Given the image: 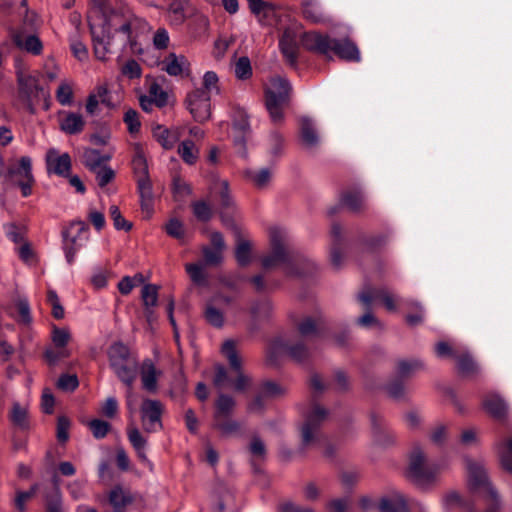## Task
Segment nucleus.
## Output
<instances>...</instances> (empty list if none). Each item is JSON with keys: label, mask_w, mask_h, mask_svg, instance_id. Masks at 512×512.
Instances as JSON below:
<instances>
[{"label": "nucleus", "mask_w": 512, "mask_h": 512, "mask_svg": "<svg viewBox=\"0 0 512 512\" xmlns=\"http://www.w3.org/2000/svg\"><path fill=\"white\" fill-rule=\"evenodd\" d=\"M88 23L95 57L101 61H105L116 48L129 46L135 50L139 37L152 29L127 5L109 9L106 0H91Z\"/></svg>", "instance_id": "1"}, {"label": "nucleus", "mask_w": 512, "mask_h": 512, "mask_svg": "<svg viewBox=\"0 0 512 512\" xmlns=\"http://www.w3.org/2000/svg\"><path fill=\"white\" fill-rule=\"evenodd\" d=\"M271 251L262 260L265 269L282 266L288 277H300L311 273L314 264L302 257L296 256L288 245L289 236L285 229L273 226L269 229Z\"/></svg>", "instance_id": "2"}, {"label": "nucleus", "mask_w": 512, "mask_h": 512, "mask_svg": "<svg viewBox=\"0 0 512 512\" xmlns=\"http://www.w3.org/2000/svg\"><path fill=\"white\" fill-rule=\"evenodd\" d=\"M301 42L306 49L327 57L334 53L346 61L358 62L361 59L357 45L347 38L334 39L317 32H306L302 35Z\"/></svg>", "instance_id": "3"}, {"label": "nucleus", "mask_w": 512, "mask_h": 512, "mask_svg": "<svg viewBox=\"0 0 512 512\" xmlns=\"http://www.w3.org/2000/svg\"><path fill=\"white\" fill-rule=\"evenodd\" d=\"M291 85L281 76H272L264 86V104L273 124L279 125L285 119V110L290 102Z\"/></svg>", "instance_id": "4"}, {"label": "nucleus", "mask_w": 512, "mask_h": 512, "mask_svg": "<svg viewBox=\"0 0 512 512\" xmlns=\"http://www.w3.org/2000/svg\"><path fill=\"white\" fill-rule=\"evenodd\" d=\"M18 99L30 112L35 113L38 106L50 108V93L42 88L38 79L32 75L18 72Z\"/></svg>", "instance_id": "5"}, {"label": "nucleus", "mask_w": 512, "mask_h": 512, "mask_svg": "<svg viewBox=\"0 0 512 512\" xmlns=\"http://www.w3.org/2000/svg\"><path fill=\"white\" fill-rule=\"evenodd\" d=\"M465 463L470 488L487 497L491 502L487 512H500L497 492L488 481L483 463L470 458L465 459Z\"/></svg>", "instance_id": "6"}, {"label": "nucleus", "mask_w": 512, "mask_h": 512, "mask_svg": "<svg viewBox=\"0 0 512 512\" xmlns=\"http://www.w3.org/2000/svg\"><path fill=\"white\" fill-rule=\"evenodd\" d=\"M408 476L419 487L426 489L436 480L437 470L426 462L420 446L413 447L409 457Z\"/></svg>", "instance_id": "7"}, {"label": "nucleus", "mask_w": 512, "mask_h": 512, "mask_svg": "<svg viewBox=\"0 0 512 512\" xmlns=\"http://www.w3.org/2000/svg\"><path fill=\"white\" fill-rule=\"evenodd\" d=\"M66 260L73 263L76 253L88 240V227L83 221H73L62 232Z\"/></svg>", "instance_id": "8"}, {"label": "nucleus", "mask_w": 512, "mask_h": 512, "mask_svg": "<svg viewBox=\"0 0 512 512\" xmlns=\"http://www.w3.org/2000/svg\"><path fill=\"white\" fill-rule=\"evenodd\" d=\"M307 355L308 351L302 343H290L284 339H277L271 343L267 352V359L271 364L276 365L285 356L295 361H302Z\"/></svg>", "instance_id": "9"}, {"label": "nucleus", "mask_w": 512, "mask_h": 512, "mask_svg": "<svg viewBox=\"0 0 512 512\" xmlns=\"http://www.w3.org/2000/svg\"><path fill=\"white\" fill-rule=\"evenodd\" d=\"M233 307V299L221 293L214 295L205 305L204 318L215 328L225 325V311Z\"/></svg>", "instance_id": "10"}, {"label": "nucleus", "mask_w": 512, "mask_h": 512, "mask_svg": "<svg viewBox=\"0 0 512 512\" xmlns=\"http://www.w3.org/2000/svg\"><path fill=\"white\" fill-rule=\"evenodd\" d=\"M164 405L159 400L144 399L140 406L143 430L153 433L162 429V414Z\"/></svg>", "instance_id": "11"}, {"label": "nucleus", "mask_w": 512, "mask_h": 512, "mask_svg": "<svg viewBox=\"0 0 512 512\" xmlns=\"http://www.w3.org/2000/svg\"><path fill=\"white\" fill-rule=\"evenodd\" d=\"M211 96L201 89H194L186 97V107L196 122L204 123L211 117Z\"/></svg>", "instance_id": "12"}, {"label": "nucleus", "mask_w": 512, "mask_h": 512, "mask_svg": "<svg viewBox=\"0 0 512 512\" xmlns=\"http://www.w3.org/2000/svg\"><path fill=\"white\" fill-rule=\"evenodd\" d=\"M8 176L12 179L14 184L20 187L23 197H28L32 194L34 177L32 175V163L30 157H21L19 166L10 168L8 170Z\"/></svg>", "instance_id": "13"}, {"label": "nucleus", "mask_w": 512, "mask_h": 512, "mask_svg": "<svg viewBox=\"0 0 512 512\" xmlns=\"http://www.w3.org/2000/svg\"><path fill=\"white\" fill-rule=\"evenodd\" d=\"M326 417L327 411L323 407L318 404L312 405L305 415V422L301 429L303 445L308 446L316 440L319 425Z\"/></svg>", "instance_id": "14"}, {"label": "nucleus", "mask_w": 512, "mask_h": 512, "mask_svg": "<svg viewBox=\"0 0 512 512\" xmlns=\"http://www.w3.org/2000/svg\"><path fill=\"white\" fill-rule=\"evenodd\" d=\"M222 353L227 358L231 369L237 373V378L234 381V389L236 391H244L250 385V378L241 372L242 361L239 357L236 345L233 340H227L222 345Z\"/></svg>", "instance_id": "15"}, {"label": "nucleus", "mask_w": 512, "mask_h": 512, "mask_svg": "<svg viewBox=\"0 0 512 512\" xmlns=\"http://www.w3.org/2000/svg\"><path fill=\"white\" fill-rule=\"evenodd\" d=\"M137 500H140L137 493L121 485L114 486L108 493V501L113 512H126Z\"/></svg>", "instance_id": "16"}, {"label": "nucleus", "mask_w": 512, "mask_h": 512, "mask_svg": "<svg viewBox=\"0 0 512 512\" xmlns=\"http://www.w3.org/2000/svg\"><path fill=\"white\" fill-rule=\"evenodd\" d=\"M127 437L132 445L133 449L136 452V455L140 462L146 466L150 471H153L154 465L153 463L148 459L146 451L148 447V439L145 437L140 430L134 426L129 425L127 427Z\"/></svg>", "instance_id": "17"}, {"label": "nucleus", "mask_w": 512, "mask_h": 512, "mask_svg": "<svg viewBox=\"0 0 512 512\" xmlns=\"http://www.w3.org/2000/svg\"><path fill=\"white\" fill-rule=\"evenodd\" d=\"M48 172L59 176H67L71 169V158L69 154H60L56 149H49L46 154Z\"/></svg>", "instance_id": "18"}, {"label": "nucleus", "mask_w": 512, "mask_h": 512, "mask_svg": "<svg viewBox=\"0 0 512 512\" xmlns=\"http://www.w3.org/2000/svg\"><path fill=\"white\" fill-rule=\"evenodd\" d=\"M162 70L170 76L188 75L190 71V63L183 55L169 53L161 63Z\"/></svg>", "instance_id": "19"}, {"label": "nucleus", "mask_w": 512, "mask_h": 512, "mask_svg": "<svg viewBox=\"0 0 512 512\" xmlns=\"http://www.w3.org/2000/svg\"><path fill=\"white\" fill-rule=\"evenodd\" d=\"M153 136L164 149L171 150L180 140L182 136V128L172 127L168 129L164 126L158 125L153 129Z\"/></svg>", "instance_id": "20"}, {"label": "nucleus", "mask_w": 512, "mask_h": 512, "mask_svg": "<svg viewBox=\"0 0 512 512\" xmlns=\"http://www.w3.org/2000/svg\"><path fill=\"white\" fill-rule=\"evenodd\" d=\"M140 375L143 388L150 393H155L158 389L157 382L162 376V371L151 360H146L142 364Z\"/></svg>", "instance_id": "21"}, {"label": "nucleus", "mask_w": 512, "mask_h": 512, "mask_svg": "<svg viewBox=\"0 0 512 512\" xmlns=\"http://www.w3.org/2000/svg\"><path fill=\"white\" fill-rule=\"evenodd\" d=\"M297 40L298 36L296 32L291 28H287L283 32L279 41L281 52L283 53L286 60L292 65L295 64L297 60Z\"/></svg>", "instance_id": "22"}, {"label": "nucleus", "mask_w": 512, "mask_h": 512, "mask_svg": "<svg viewBox=\"0 0 512 512\" xmlns=\"http://www.w3.org/2000/svg\"><path fill=\"white\" fill-rule=\"evenodd\" d=\"M379 512H408L407 501L398 491L382 497L378 504Z\"/></svg>", "instance_id": "23"}, {"label": "nucleus", "mask_w": 512, "mask_h": 512, "mask_svg": "<svg viewBox=\"0 0 512 512\" xmlns=\"http://www.w3.org/2000/svg\"><path fill=\"white\" fill-rule=\"evenodd\" d=\"M60 129L66 134H78L83 131L85 120L80 113L62 112L59 121Z\"/></svg>", "instance_id": "24"}, {"label": "nucleus", "mask_w": 512, "mask_h": 512, "mask_svg": "<svg viewBox=\"0 0 512 512\" xmlns=\"http://www.w3.org/2000/svg\"><path fill=\"white\" fill-rule=\"evenodd\" d=\"M376 299H380L388 311L394 312L397 310L395 297L386 290L363 291L359 294V300L367 307Z\"/></svg>", "instance_id": "25"}, {"label": "nucleus", "mask_w": 512, "mask_h": 512, "mask_svg": "<svg viewBox=\"0 0 512 512\" xmlns=\"http://www.w3.org/2000/svg\"><path fill=\"white\" fill-rule=\"evenodd\" d=\"M300 137L302 144L308 149L315 148L320 142L314 123L308 117L300 119Z\"/></svg>", "instance_id": "26"}, {"label": "nucleus", "mask_w": 512, "mask_h": 512, "mask_svg": "<svg viewBox=\"0 0 512 512\" xmlns=\"http://www.w3.org/2000/svg\"><path fill=\"white\" fill-rule=\"evenodd\" d=\"M302 11L304 17L313 23H325L330 19L318 0H303Z\"/></svg>", "instance_id": "27"}, {"label": "nucleus", "mask_w": 512, "mask_h": 512, "mask_svg": "<svg viewBox=\"0 0 512 512\" xmlns=\"http://www.w3.org/2000/svg\"><path fill=\"white\" fill-rule=\"evenodd\" d=\"M245 178L257 189H265L273 178L272 168H261L258 170L248 169L244 171Z\"/></svg>", "instance_id": "28"}, {"label": "nucleus", "mask_w": 512, "mask_h": 512, "mask_svg": "<svg viewBox=\"0 0 512 512\" xmlns=\"http://www.w3.org/2000/svg\"><path fill=\"white\" fill-rule=\"evenodd\" d=\"M484 409L494 418L502 419L507 415L508 406L498 394H489L483 400Z\"/></svg>", "instance_id": "29"}, {"label": "nucleus", "mask_w": 512, "mask_h": 512, "mask_svg": "<svg viewBox=\"0 0 512 512\" xmlns=\"http://www.w3.org/2000/svg\"><path fill=\"white\" fill-rule=\"evenodd\" d=\"M118 378L128 386H131L136 378L137 364L131 359L124 362H116L111 365Z\"/></svg>", "instance_id": "30"}, {"label": "nucleus", "mask_w": 512, "mask_h": 512, "mask_svg": "<svg viewBox=\"0 0 512 512\" xmlns=\"http://www.w3.org/2000/svg\"><path fill=\"white\" fill-rule=\"evenodd\" d=\"M141 298L145 306V315L149 323L154 319L152 308L156 306L158 301V287L152 284H146L141 291Z\"/></svg>", "instance_id": "31"}, {"label": "nucleus", "mask_w": 512, "mask_h": 512, "mask_svg": "<svg viewBox=\"0 0 512 512\" xmlns=\"http://www.w3.org/2000/svg\"><path fill=\"white\" fill-rule=\"evenodd\" d=\"M285 388L273 381H266L261 388V394L250 404V410L259 411L262 409V396L276 397L284 394Z\"/></svg>", "instance_id": "32"}, {"label": "nucleus", "mask_w": 512, "mask_h": 512, "mask_svg": "<svg viewBox=\"0 0 512 512\" xmlns=\"http://www.w3.org/2000/svg\"><path fill=\"white\" fill-rule=\"evenodd\" d=\"M177 153L184 163L194 165L199 159L200 149L193 140L185 139L179 143Z\"/></svg>", "instance_id": "33"}, {"label": "nucleus", "mask_w": 512, "mask_h": 512, "mask_svg": "<svg viewBox=\"0 0 512 512\" xmlns=\"http://www.w3.org/2000/svg\"><path fill=\"white\" fill-rule=\"evenodd\" d=\"M15 44L20 48L32 54L38 55L42 51V43L35 35L17 33L13 37Z\"/></svg>", "instance_id": "34"}, {"label": "nucleus", "mask_w": 512, "mask_h": 512, "mask_svg": "<svg viewBox=\"0 0 512 512\" xmlns=\"http://www.w3.org/2000/svg\"><path fill=\"white\" fill-rule=\"evenodd\" d=\"M441 503L443 509L447 512L468 508L466 500L454 490L445 493L442 497Z\"/></svg>", "instance_id": "35"}, {"label": "nucleus", "mask_w": 512, "mask_h": 512, "mask_svg": "<svg viewBox=\"0 0 512 512\" xmlns=\"http://www.w3.org/2000/svg\"><path fill=\"white\" fill-rule=\"evenodd\" d=\"M9 418L14 426L25 430L29 427L28 407L18 402L13 403Z\"/></svg>", "instance_id": "36"}, {"label": "nucleus", "mask_w": 512, "mask_h": 512, "mask_svg": "<svg viewBox=\"0 0 512 512\" xmlns=\"http://www.w3.org/2000/svg\"><path fill=\"white\" fill-rule=\"evenodd\" d=\"M111 158L110 154L101 155L99 151L95 149H87L84 151L83 159L85 165L92 171H96L100 167H103L104 162L109 161Z\"/></svg>", "instance_id": "37"}, {"label": "nucleus", "mask_w": 512, "mask_h": 512, "mask_svg": "<svg viewBox=\"0 0 512 512\" xmlns=\"http://www.w3.org/2000/svg\"><path fill=\"white\" fill-rule=\"evenodd\" d=\"M331 233L334 238V244L330 250V259L334 266L339 267L342 263V257H343L342 250L340 248V244L338 243V241L340 240L341 233H342V229H341L340 225L334 224L332 226Z\"/></svg>", "instance_id": "38"}, {"label": "nucleus", "mask_w": 512, "mask_h": 512, "mask_svg": "<svg viewBox=\"0 0 512 512\" xmlns=\"http://www.w3.org/2000/svg\"><path fill=\"white\" fill-rule=\"evenodd\" d=\"M235 406V401L232 397L220 394L216 401V411L214 414V420L228 416Z\"/></svg>", "instance_id": "39"}, {"label": "nucleus", "mask_w": 512, "mask_h": 512, "mask_svg": "<svg viewBox=\"0 0 512 512\" xmlns=\"http://www.w3.org/2000/svg\"><path fill=\"white\" fill-rule=\"evenodd\" d=\"M342 203L352 211H359L364 207L365 197L360 190L349 191L344 194Z\"/></svg>", "instance_id": "40"}, {"label": "nucleus", "mask_w": 512, "mask_h": 512, "mask_svg": "<svg viewBox=\"0 0 512 512\" xmlns=\"http://www.w3.org/2000/svg\"><path fill=\"white\" fill-rule=\"evenodd\" d=\"M498 454L502 467L512 473V437L498 445Z\"/></svg>", "instance_id": "41"}, {"label": "nucleus", "mask_w": 512, "mask_h": 512, "mask_svg": "<svg viewBox=\"0 0 512 512\" xmlns=\"http://www.w3.org/2000/svg\"><path fill=\"white\" fill-rule=\"evenodd\" d=\"M457 368L463 375L469 376L478 372V366L469 353H462L456 357Z\"/></svg>", "instance_id": "42"}, {"label": "nucleus", "mask_w": 512, "mask_h": 512, "mask_svg": "<svg viewBox=\"0 0 512 512\" xmlns=\"http://www.w3.org/2000/svg\"><path fill=\"white\" fill-rule=\"evenodd\" d=\"M55 94H56L57 101L61 105L68 106V105L72 104L73 88H72V84L69 81H67V80L61 81Z\"/></svg>", "instance_id": "43"}, {"label": "nucleus", "mask_w": 512, "mask_h": 512, "mask_svg": "<svg viewBox=\"0 0 512 512\" xmlns=\"http://www.w3.org/2000/svg\"><path fill=\"white\" fill-rule=\"evenodd\" d=\"M132 165L137 179L148 176L147 161L143 151L139 147L136 148L135 155L132 160Z\"/></svg>", "instance_id": "44"}, {"label": "nucleus", "mask_w": 512, "mask_h": 512, "mask_svg": "<svg viewBox=\"0 0 512 512\" xmlns=\"http://www.w3.org/2000/svg\"><path fill=\"white\" fill-rule=\"evenodd\" d=\"M202 85L203 87L200 89L203 92H206V95L211 96L212 94L219 93V78L213 71H207L203 75Z\"/></svg>", "instance_id": "45"}, {"label": "nucleus", "mask_w": 512, "mask_h": 512, "mask_svg": "<svg viewBox=\"0 0 512 512\" xmlns=\"http://www.w3.org/2000/svg\"><path fill=\"white\" fill-rule=\"evenodd\" d=\"M422 368L423 364L419 360H403L398 362L396 372L400 377H408Z\"/></svg>", "instance_id": "46"}, {"label": "nucleus", "mask_w": 512, "mask_h": 512, "mask_svg": "<svg viewBox=\"0 0 512 512\" xmlns=\"http://www.w3.org/2000/svg\"><path fill=\"white\" fill-rule=\"evenodd\" d=\"M165 231L169 236L179 241H184L185 239L186 231L183 223L178 218L169 219L165 225Z\"/></svg>", "instance_id": "47"}, {"label": "nucleus", "mask_w": 512, "mask_h": 512, "mask_svg": "<svg viewBox=\"0 0 512 512\" xmlns=\"http://www.w3.org/2000/svg\"><path fill=\"white\" fill-rule=\"evenodd\" d=\"M109 359L110 365L115 364L116 362L131 360L128 348L122 343H115L110 347Z\"/></svg>", "instance_id": "48"}, {"label": "nucleus", "mask_w": 512, "mask_h": 512, "mask_svg": "<svg viewBox=\"0 0 512 512\" xmlns=\"http://www.w3.org/2000/svg\"><path fill=\"white\" fill-rule=\"evenodd\" d=\"M235 76L240 80H246L252 75V67L248 57H240L234 67Z\"/></svg>", "instance_id": "49"}, {"label": "nucleus", "mask_w": 512, "mask_h": 512, "mask_svg": "<svg viewBox=\"0 0 512 512\" xmlns=\"http://www.w3.org/2000/svg\"><path fill=\"white\" fill-rule=\"evenodd\" d=\"M267 147L272 156L280 155L284 148V139L282 135L277 131L271 132L267 139Z\"/></svg>", "instance_id": "50"}, {"label": "nucleus", "mask_w": 512, "mask_h": 512, "mask_svg": "<svg viewBox=\"0 0 512 512\" xmlns=\"http://www.w3.org/2000/svg\"><path fill=\"white\" fill-rule=\"evenodd\" d=\"M46 512H65L61 492L56 486L54 492L46 497Z\"/></svg>", "instance_id": "51"}, {"label": "nucleus", "mask_w": 512, "mask_h": 512, "mask_svg": "<svg viewBox=\"0 0 512 512\" xmlns=\"http://www.w3.org/2000/svg\"><path fill=\"white\" fill-rule=\"evenodd\" d=\"M86 482L84 480H73L66 485L69 495L73 500H81L87 497Z\"/></svg>", "instance_id": "52"}, {"label": "nucleus", "mask_w": 512, "mask_h": 512, "mask_svg": "<svg viewBox=\"0 0 512 512\" xmlns=\"http://www.w3.org/2000/svg\"><path fill=\"white\" fill-rule=\"evenodd\" d=\"M110 217L113 221L114 227L117 230H125L129 231L132 228V224L125 220V218L122 216L118 206L112 205L109 208Z\"/></svg>", "instance_id": "53"}, {"label": "nucleus", "mask_w": 512, "mask_h": 512, "mask_svg": "<svg viewBox=\"0 0 512 512\" xmlns=\"http://www.w3.org/2000/svg\"><path fill=\"white\" fill-rule=\"evenodd\" d=\"M70 47L73 55L79 61H85L88 58V50L86 45L79 39L78 35L70 37Z\"/></svg>", "instance_id": "54"}, {"label": "nucleus", "mask_w": 512, "mask_h": 512, "mask_svg": "<svg viewBox=\"0 0 512 512\" xmlns=\"http://www.w3.org/2000/svg\"><path fill=\"white\" fill-rule=\"evenodd\" d=\"M121 74L129 79L140 78L142 68L136 60L130 59L121 67Z\"/></svg>", "instance_id": "55"}, {"label": "nucleus", "mask_w": 512, "mask_h": 512, "mask_svg": "<svg viewBox=\"0 0 512 512\" xmlns=\"http://www.w3.org/2000/svg\"><path fill=\"white\" fill-rule=\"evenodd\" d=\"M298 329L302 336H310L321 329V322L308 317L299 324Z\"/></svg>", "instance_id": "56"}, {"label": "nucleus", "mask_w": 512, "mask_h": 512, "mask_svg": "<svg viewBox=\"0 0 512 512\" xmlns=\"http://www.w3.org/2000/svg\"><path fill=\"white\" fill-rule=\"evenodd\" d=\"M155 102V106L163 107L167 103V93L161 88L160 85L153 83L149 87L148 94Z\"/></svg>", "instance_id": "57"}, {"label": "nucleus", "mask_w": 512, "mask_h": 512, "mask_svg": "<svg viewBox=\"0 0 512 512\" xmlns=\"http://www.w3.org/2000/svg\"><path fill=\"white\" fill-rule=\"evenodd\" d=\"M217 193L219 194L220 203L223 208L230 210L233 207V199L231 198L228 190L227 181H220L217 184Z\"/></svg>", "instance_id": "58"}, {"label": "nucleus", "mask_w": 512, "mask_h": 512, "mask_svg": "<svg viewBox=\"0 0 512 512\" xmlns=\"http://www.w3.org/2000/svg\"><path fill=\"white\" fill-rule=\"evenodd\" d=\"M47 301L52 307V315L56 319H62L64 317V308L62 307L59 297L54 290H48Z\"/></svg>", "instance_id": "59"}, {"label": "nucleus", "mask_w": 512, "mask_h": 512, "mask_svg": "<svg viewBox=\"0 0 512 512\" xmlns=\"http://www.w3.org/2000/svg\"><path fill=\"white\" fill-rule=\"evenodd\" d=\"M94 91L99 97L101 103L106 107L114 108L117 106L119 101L113 98L106 85H99L94 89Z\"/></svg>", "instance_id": "60"}, {"label": "nucleus", "mask_w": 512, "mask_h": 512, "mask_svg": "<svg viewBox=\"0 0 512 512\" xmlns=\"http://www.w3.org/2000/svg\"><path fill=\"white\" fill-rule=\"evenodd\" d=\"M89 428L95 438L101 439L107 435L110 424L103 420L94 419L89 422Z\"/></svg>", "instance_id": "61"}, {"label": "nucleus", "mask_w": 512, "mask_h": 512, "mask_svg": "<svg viewBox=\"0 0 512 512\" xmlns=\"http://www.w3.org/2000/svg\"><path fill=\"white\" fill-rule=\"evenodd\" d=\"M124 122L127 125L128 131L131 134L137 133L140 130L141 123L137 111L129 109L125 112Z\"/></svg>", "instance_id": "62"}, {"label": "nucleus", "mask_w": 512, "mask_h": 512, "mask_svg": "<svg viewBox=\"0 0 512 512\" xmlns=\"http://www.w3.org/2000/svg\"><path fill=\"white\" fill-rule=\"evenodd\" d=\"M235 256H236L237 262L240 265H242V266L247 265L250 261V256H251V248H250L249 243L246 241L240 242L236 248Z\"/></svg>", "instance_id": "63"}, {"label": "nucleus", "mask_w": 512, "mask_h": 512, "mask_svg": "<svg viewBox=\"0 0 512 512\" xmlns=\"http://www.w3.org/2000/svg\"><path fill=\"white\" fill-rule=\"evenodd\" d=\"M18 310V321L23 324H30L32 321L29 303L26 299H19L16 303Z\"/></svg>", "instance_id": "64"}]
</instances>
